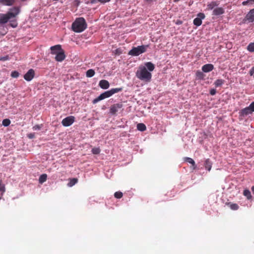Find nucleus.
I'll use <instances>...</instances> for the list:
<instances>
[{
  "label": "nucleus",
  "instance_id": "f257e3e1",
  "mask_svg": "<svg viewBox=\"0 0 254 254\" xmlns=\"http://www.w3.org/2000/svg\"><path fill=\"white\" fill-rule=\"evenodd\" d=\"M136 77L145 82H150L152 78V74L148 71L146 67L140 65L135 72Z\"/></svg>",
  "mask_w": 254,
  "mask_h": 254
},
{
  "label": "nucleus",
  "instance_id": "f03ea898",
  "mask_svg": "<svg viewBox=\"0 0 254 254\" xmlns=\"http://www.w3.org/2000/svg\"><path fill=\"white\" fill-rule=\"evenodd\" d=\"M20 8L14 6L10 9L6 14H0V24L4 25L7 21L15 18L20 12Z\"/></svg>",
  "mask_w": 254,
  "mask_h": 254
},
{
  "label": "nucleus",
  "instance_id": "7ed1b4c3",
  "mask_svg": "<svg viewBox=\"0 0 254 254\" xmlns=\"http://www.w3.org/2000/svg\"><path fill=\"white\" fill-rule=\"evenodd\" d=\"M72 30L76 33H80L83 31L87 28V23L83 17L76 18L72 23L71 26Z\"/></svg>",
  "mask_w": 254,
  "mask_h": 254
},
{
  "label": "nucleus",
  "instance_id": "20e7f679",
  "mask_svg": "<svg viewBox=\"0 0 254 254\" xmlns=\"http://www.w3.org/2000/svg\"><path fill=\"white\" fill-rule=\"evenodd\" d=\"M123 90L122 88H112L110 90L104 92L101 94L97 98L94 99L92 101V103L95 104L99 101L103 100L105 98H108L112 96L113 94L122 91Z\"/></svg>",
  "mask_w": 254,
  "mask_h": 254
},
{
  "label": "nucleus",
  "instance_id": "39448f33",
  "mask_svg": "<svg viewBox=\"0 0 254 254\" xmlns=\"http://www.w3.org/2000/svg\"><path fill=\"white\" fill-rule=\"evenodd\" d=\"M149 47L148 45L138 46L136 47H133L130 50L128 54L132 56H138L140 54L146 52L147 49Z\"/></svg>",
  "mask_w": 254,
  "mask_h": 254
},
{
  "label": "nucleus",
  "instance_id": "423d86ee",
  "mask_svg": "<svg viewBox=\"0 0 254 254\" xmlns=\"http://www.w3.org/2000/svg\"><path fill=\"white\" fill-rule=\"evenodd\" d=\"M75 121V117L70 116L64 119L62 121V124L64 127H69L71 126Z\"/></svg>",
  "mask_w": 254,
  "mask_h": 254
},
{
  "label": "nucleus",
  "instance_id": "0eeeda50",
  "mask_svg": "<svg viewBox=\"0 0 254 254\" xmlns=\"http://www.w3.org/2000/svg\"><path fill=\"white\" fill-rule=\"evenodd\" d=\"M123 107L122 103L114 104L112 105L110 109V113L112 115H115L117 112Z\"/></svg>",
  "mask_w": 254,
  "mask_h": 254
},
{
  "label": "nucleus",
  "instance_id": "6e6552de",
  "mask_svg": "<svg viewBox=\"0 0 254 254\" xmlns=\"http://www.w3.org/2000/svg\"><path fill=\"white\" fill-rule=\"evenodd\" d=\"M205 18V15L203 13H199L197 14V17L195 18L193 20L194 25L199 26L202 24V19Z\"/></svg>",
  "mask_w": 254,
  "mask_h": 254
},
{
  "label": "nucleus",
  "instance_id": "1a4fd4ad",
  "mask_svg": "<svg viewBox=\"0 0 254 254\" xmlns=\"http://www.w3.org/2000/svg\"><path fill=\"white\" fill-rule=\"evenodd\" d=\"M35 76V71L33 69H29L24 75V78L28 81H31Z\"/></svg>",
  "mask_w": 254,
  "mask_h": 254
},
{
  "label": "nucleus",
  "instance_id": "9d476101",
  "mask_svg": "<svg viewBox=\"0 0 254 254\" xmlns=\"http://www.w3.org/2000/svg\"><path fill=\"white\" fill-rule=\"evenodd\" d=\"M245 20L249 22H254V8L251 9L246 15Z\"/></svg>",
  "mask_w": 254,
  "mask_h": 254
},
{
  "label": "nucleus",
  "instance_id": "9b49d317",
  "mask_svg": "<svg viewBox=\"0 0 254 254\" xmlns=\"http://www.w3.org/2000/svg\"><path fill=\"white\" fill-rule=\"evenodd\" d=\"M65 55L64 54V51L62 49L56 55L55 60L58 62H62L64 60Z\"/></svg>",
  "mask_w": 254,
  "mask_h": 254
},
{
  "label": "nucleus",
  "instance_id": "f8f14e48",
  "mask_svg": "<svg viewBox=\"0 0 254 254\" xmlns=\"http://www.w3.org/2000/svg\"><path fill=\"white\" fill-rule=\"evenodd\" d=\"M50 49L51 51V54L56 55L59 52H60V51L62 50V46L60 45H57L51 47Z\"/></svg>",
  "mask_w": 254,
  "mask_h": 254
},
{
  "label": "nucleus",
  "instance_id": "ddd939ff",
  "mask_svg": "<svg viewBox=\"0 0 254 254\" xmlns=\"http://www.w3.org/2000/svg\"><path fill=\"white\" fill-rule=\"evenodd\" d=\"M252 110L250 108V107H246L241 110L240 112V116L245 117L249 115L252 113Z\"/></svg>",
  "mask_w": 254,
  "mask_h": 254
},
{
  "label": "nucleus",
  "instance_id": "4468645a",
  "mask_svg": "<svg viewBox=\"0 0 254 254\" xmlns=\"http://www.w3.org/2000/svg\"><path fill=\"white\" fill-rule=\"evenodd\" d=\"M214 68V66L213 64H204L202 67V70L204 72H208L212 71Z\"/></svg>",
  "mask_w": 254,
  "mask_h": 254
},
{
  "label": "nucleus",
  "instance_id": "2eb2a0df",
  "mask_svg": "<svg viewBox=\"0 0 254 254\" xmlns=\"http://www.w3.org/2000/svg\"><path fill=\"white\" fill-rule=\"evenodd\" d=\"M99 85L101 88L104 89H108L110 86L109 82L106 80H100Z\"/></svg>",
  "mask_w": 254,
  "mask_h": 254
},
{
  "label": "nucleus",
  "instance_id": "dca6fc26",
  "mask_svg": "<svg viewBox=\"0 0 254 254\" xmlns=\"http://www.w3.org/2000/svg\"><path fill=\"white\" fill-rule=\"evenodd\" d=\"M16 0H0V3L4 5L11 6L14 4Z\"/></svg>",
  "mask_w": 254,
  "mask_h": 254
},
{
  "label": "nucleus",
  "instance_id": "f3484780",
  "mask_svg": "<svg viewBox=\"0 0 254 254\" xmlns=\"http://www.w3.org/2000/svg\"><path fill=\"white\" fill-rule=\"evenodd\" d=\"M225 11L224 8L222 7H217L215 8L213 11V15H219L223 14Z\"/></svg>",
  "mask_w": 254,
  "mask_h": 254
},
{
  "label": "nucleus",
  "instance_id": "a211bd4d",
  "mask_svg": "<svg viewBox=\"0 0 254 254\" xmlns=\"http://www.w3.org/2000/svg\"><path fill=\"white\" fill-rule=\"evenodd\" d=\"M144 66L146 67V68L149 72L152 71L155 68L154 64L150 62L146 63Z\"/></svg>",
  "mask_w": 254,
  "mask_h": 254
},
{
  "label": "nucleus",
  "instance_id": "6ab92c4d",
  "mask_svg": "<svg viewBox=\"0 0 254 254\" xmlns=\"http://www.w3.org/2000/svg\"><path fill=\"white\" fill-rule=\"evenodd\" d=\"M204 166L206 169L209 171H210L212 167V163L209 159H207L205 160Z\"/></svg>",
  "mask_w": 254,
  "mask_h": 254
},
{
  "label": "nucleus",
  "instance_id": "aec40b11",
  "mask_svg": "<svg viewBox=\"0 0 254 254\" xmlns=\"http://www.w3.org/2000/svg\"><path fill=\"white\" fill-rule=\"evenodd\" d=\"M7 29L4 25L0 24V35H4L7 33Z\"/></svg>",
  "mask_w": 254,
  "mask_h": 254
},
{
  "label": "nucleus",
  "instance_id": "412c9836",
  "mask_svg": "<svg viewBox=\"0 0 254 254\" xmlns=\"http://www.w3.org/2000/svg\"><path fill=\"white\" fill-rule=\"evenodd\" d=\"M243 195L249 200L251 199L252 198L251 191L248 189H246L244 190Z\"/></svg>",
  "mask_w": 254,
  "mask_h": 254
},
{
  "label": "nucleus",
  "instance_id": "4be33fe9",
  "mask_svg": "<svg viewBox=\"0 0 254 254\" xmlns=\"http://www.w3.org/2000/svg\"><path fill=\"white\" fill-rule=\"evenodd\" d=\"M226 205L229 206L231 209L234 210H238L239 207L238 205L236 203H232L231 202H228V203H226Z\"/></svg>",
  "mask_w": 254,
  "mask_h": 254
},
{
  "label": "nucleus",
  "instance_id": "5701e85b",
  "mask_svg": "<svg viewBox=\"0 0 254 254\" xmlns=\"http://www.w3.org/2000/svg\"><path fill=\"white\" fill-rule=\"evenodd\" d=\"M137 128L140 131H143L146 129V127L144 124L139 123L137 125Z\"/></svg>",
  "mask_w": 254,
  "mask_h": 254
},
{
  "label": "nucleus",
  "instance_id": "b1692460",
  "mask_svg": "<svg viewBox=\"0 0 254 254\" xmlns=\"http://www.w3.org/2000/svg\"><path fill=\"white\" fill-rule=\"evenodd\" d=\"M185 160L186 161L189 162V163L192 165L193 169H194L196 168L195 162L192 158L190 157H186L185 158Z\"/></svg>",
  "mask_w": 254,
  "mask_h": 254
},
{
  "label": "nucleus",
  "instance_id": "393cba45",
  "mask_svg": "<svg viewBox=\"0 0 254 254\" xmlns=\"http://www.w3.org/2000/svg\"><path fill=\"white\" fill-rule=\"evenodd\" d=\"M47 178V175L46 174L41 175L39 179V182L40 184H43L46 181Z\"/></svg>",
  "mask_w": 254,
  "mask_h": 254
},
{
  "label": "nucleus",
  "instance_id": "a878e982",
  "mask_svg": "<svg viewBox=\"0 0 254 254\" xmlns=\"http://www.w3.org/2000/svg\"><path fill=\"white\" fill-rule=\"evenodd\" d=\"M218 4L216 2L212 1L207 4V9L212 10V9H213L214 7L216 6Z\"/></svg>",
  "mask_w": 254,
  "mask_h": 254
},
{
  "label": "nucleus",
  "instance_id": "bb28decb",
  "mask_svg": "<svg viewBox=\"0 0 254 254\" xmlns=\"http://www.w3.org/2000/svg\"><path fill=\"white\" fill-rule=\"evenodd\" d=\"M95 73V72L93 69H88L86 71V76L88 77H91L94 75Z\"/></svg>",
  "mask_w": 254,
  "mask_h": 254
},
{
  "label": "nucleus",
  "instance_id": "cd10ccee",
  "mask_svg": "<svg viewBox=\"0 0 254 254\" xmlns=\"http://www.w3.org/2000/svg\"><path fill=\"white\" fill-rule=\"evenodd\" d=\"M224 82V80L223 79H217L215 82L214 85L216 87L221 86Z\"/></svg>",
  "mask_w": 254,
  "mask_h": 254
},
{
  "label": "nucleus",
  "instance_id": "c85d7f7f",
  "mask_svg": "<svg viewBox=\"0 0 254 254\" xmlns=\"http://www.w3.org/2000/svg\"><path fill=\"white\" fill-rule=\"evenodd\" d=\"M247 49L250 52H254V42L250 43L247 46Z\"/></svg>",
  "mask_w": 254,
  "mask_h": 254
},
{
  "label": "nucleus",
  "instance_id": "c756f323",
  "mask_svg": "<svg viewBox=\"0 0 254 254\" xmlns=\"http://www.w3.org/2000/svg\"><path fill=\"white\" fill-rule=\"evenodd\" d=\"M10 123L11 122L9 119H5L2 121V125L4 127H7L10 125Z\"/></svg>",
  "mask_w": 254,
  "mask_h": 254
},
{
  "label": "nucleus",
  "instance_id": "7c9ffc66",
  "mask_svg": "<svg viewBox=\"0 0 254 254\" xmlns=\"http://www.w3.org/2000/svg\"><path fill=\"white\" fill-rule=\"evenodd\" d=\"M111 0H91V2L92 3H97L98 2H99L101 3H105L106 2H108L110 1Z\"/></svg>",
  "mask_w": 254,
  "mask_h": 254
},
{
  "label": "nucleus",
  "instance_id": "2f4dec72",
  "mask_svg": "<svg viewBox=\"0 0 254 254\" xmlns=\"http://www.w3.org/2000/svg\"><path fill=\"white\" fill-rule=\"evenodd\" d=\"M92 153L94 154H99L100 153L101 150L99 147H94L92 148Z\"/></svg>",
  "mask_w": 254,
  "mask_h": 254
},
{
  "label": "nucleus",
  "instance_id": "473e14b6",
  "mask_svg": "<svg viewBox=\"0 0 254 254\" xmlns=\"http://www.w3.org/2000/svg\"><path fill=\"white\" fill-rule=\"evenodd\" d=\"M196 76L198 79H203L204 77V74L200 71H197Z\"/></svg>",
  "mask_w": 254,
  "mask_h": 254
},
{
  "label": "nucleus",
  "instance_id": "72a5a7b5",
  "mask_svg": "<svg viewBox=\"0 0 254 254\" xmlns=\"http://www.w3.org/2000/svg\"><path fill=\"white\" fill-rule=\"evenodd\" d=\"M77 182V179L76 178H73L70 179V182L68 184L69 186L72 187Z\"/></svg>",
  "mask_w": 254,
  "mask_h": 254
},
{
  "label": "nucleus",
  "instance_id": "f704fd0d",
  "mask_svg": "<svg viewBox=\"0 0 254 254\" xmlns=\"http://www.w3.org/2000/svg\"><path fill=\"white\" fill-rule=\"evenodd\" d=\"M123 195V194L121 191H117L114 193V196L117 198H121Z\"/></svg>",
  "mask_w": 254,
  "mask_h": 254
},
{
  "label": "nucleus",
  "instance_id": "c9c22d12",
  "mask_svg": "<svg viewBox=\"0 0 254 254\" xmlns=\"http://www.w3.org/2000/svg\"><path fill=\"white\" fill-rule=\"evenodd\" d=\"M19 73L16 71H12L11 73V76L13 78H17L19 76Z\"/></svg>",
  "mask_w": 254,
  "mask_h": 254
},
{
  "label": "nucleus",
  "instance_id": "e433bc0d",
  "mask_svg": "<svg viewBox=\"0 0 254 254\" xmlns=\"http://www.w3.org/2000/svg\"><path fill=\"white\" fill-rule=\"evenodd\" d=\"M5 191V187L3 185L0 184V192L2 195L3 193Z\"/></svg>",
  "mask_w": 254,
  "mask_h": 254
},
{
  "label": "nucleus",
  "instance_id": "4c0bfd02",
  "mask_svg": "<svg viewBox=\"0 0 254 254\" xmlns=\"http://www.w3.org/2000/svg\"><path fill=\"white\" fill-rule=\"evenodd\" d=\"M42 126V125H35V126H34L33 127V129L34 130H40Z\"/></svg>",
  "mask_w": 254,
  "mask_h": 254
},
{
  "label": "nucleus",
  "instance_id": "58836bf2",
  "mask_svg": "<svg viewBox=\"0 0 254 254\" xmlns=\"http://www.w3.org/2000/svg\"><path fill=\"white\" fill-rule=\"evenodd\" d=\"M114 53L115 55H120L122 53V50L120 48L117 49L115 52Z\"/></svg>",
  "mask_w": 254,
  "mask_h": 254
},
{
  "label": "nucleus",
  "instance_id": "ea45409f",
  "mask_svg": "<svg viewBox=\"0 0 254 254\" xmlns=\"http://www.w3.org/2000/svg\"><path fill=\"white\" fill-rule=\"evenodd\" d=\"M8 60H9L8 56H6L0 58V61H7Z\"/></svg>",
  "mask_w": 254,
  "mask_h": 254
},
{
  "label": "nucleus",
  "instance_id": "a19ab883",
  "mask_svg": "<svg viewBox=\"0 0 254 254\" xmlns=\"http://www.w3.org/2000/svg\"><path fill=\"white\" fill-rule=\"evenodd\" d=\"M250 108L252 110V111L254 112V101L249 106Z\"/></svg>",
  "mask_w": 254,
  "mask_h": 254
},
{
  "label": "nucleus",
  "instance_id": "79ce46f5",
  "mask_svg": "<svg viewBox=\"0 0 254 254\" xmlns=\"http://www.w3.org/2000/svg\"><path fill=\"white\" fill-rule=\"evenodd\" d=\"M209 93L211 95H214L216 94V91L215 89H211Z\"/></svg>",
  "mask_w": 254,
  "mask_h": 254
},
{
  "label": "nucleus",
  "instance_id": "37998d69",
  "mask_svg": "<svg viewBox=\"0 0 254 254\" xmlns=\"http://www.w3.org/2000/svg\"><path fill=\"white\" fill-rule=\"evenodd\" d=\"M27 136L29 138L32 139L35 137V134L34 133H31L28 134Z\"/></svg>",
  "mask_w": 254,
  "mask_h": 254
},
{
  "label": "nucleus",
  "instance_id": "c03bdc74",
  "mask_svg": "<svg viewBox=\"0 0 254 254\" xmlns=\"http://www.w3.org/2000/svg\"><path fill=\"white\" fill-rule=\"evenodd\" d=\"M249 73L251 76H252L254 74V66L250 69Z\"/></svg>",
  "mask_w": 254,
  "mask_h": 254
},
{
  "label": "nucleus",
  "instance_id": "a18cd8bd",
  "mask_svg": "<svg viewBox=\"0 0 254 254\" xmlns=\"http://www.w3.org/2000/svg\"><path fill=\"white\" fill-rule=\"evenodd\" d=\"M251 2H252L251 0H248L247 1H243V5H246V4Z\"/></svg>",
  "mask_w": 254,
  "mask_h": 254
},
{
  "label": "nucleus",
  "instance_id": "49530a36",
  "mask_svg": "<svg viewBox=\"0 0 254 254\" xmlns=\"http://www.w3.org/2000/svg\"><path fill=\"white\" fill-rule=\"evenodd\" d=\"M11 26L12 27H16V26H17V24H15V23L13 24V23H12V24H11Z\"/></svg>",
  "mask_w": 254,
  "mask_h": 254
},
{
  "label": "nucleus",
  "instance_id": "de8ad7c7",
  "mask_svg": "<svg viewBox=\"0 0 254 254\" xmlns=\"http://www.w3.org/2000/svg\"><path fill=\"white\" fill-rule=\"evenodd\" d=\"M252 190L254 194V186L252 187Z\"/></svg>",
  "mask_w": 254,
  "mask_h": 254
},
{
  "label": "nucleus",
  "instance_id": "09e8293b",
  "mask_svg": "<svg viewBox=\"0 0 254 254\" xmlns=\"http://www.w3.org/2000/svg\"><path fill=\"white\" fill-rule=\"evenodd\" d=\"M180 0H174V2H178Z\"/></svg>",
  "mask_w": 254,
  "mask_h": 254
},
{
  "label": "nucleus",
  "instance_id": "8fccbe9b",
  "mask_svg": "<svg viewBox=\"0 0 254 254\" xmlns=\"http://www.w3.org/2000/svg\"><path fill=\"white\" fill-rule=\"evenodd\" d=\"M22 1H26L27 0H21Z\"/></svg>",
  "mask_w": 254,
  "mask_h": 254
},
{
  "label": "nucleus",
  "instance_id": "3c124183",
  "mask_svg": "<svg viewBox=\"0 0 254 254\" xmlns=\"http://www.w3.org/2000/svg\"><path fill=\"white\" fill-rule=\"evenodd\" d=\"M147 1H152V0H146Z\"/></svg>",
  "mask_w": 254,
  "mask_h": 254
},
{
  "label": "nucleus",
  "instance_id": "603ef678",
  "mask_svg": "<svg viewBox=\"0 0 254 254\" xmlns=\"http://www.w3.org/2000/svg\"><path fill=\"white\" fill-rule=\"evenodd\" d=\"M252 0V1H253V2H254V0Z\"/></svg>",
  "mask_w": 254,
  "mask_h": 254
},
{
  "label": "nucleus",
  "instance_id": "864d4df0",
  "mask_svg": "<svg viewBox=\"0 0 254 254\" xmlns=\"http://www.w3.org/2000/svg\"><path fill=\"white\" fill-rule=\"evenodd\" d=\"M252 76H254V75H253Z\"/></svg>",
  "mask_w": 254,
  "mask_h": 254
}]
</instances>
